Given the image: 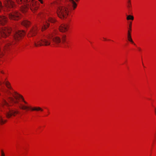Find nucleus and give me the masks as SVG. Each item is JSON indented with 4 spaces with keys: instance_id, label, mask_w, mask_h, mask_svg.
I'll return each mask as SVG.
<instances>
[{
    "instance_id": "obj_1",
    "label": "nucleus",
    "mask_w": 156,
    "mask_h": 156,
    "mask_svg": "<svg viewBox=\"0 0 156 156\" xmlns=\"http://www.w3.org/2000/svg\"><path fill=\"white\" fill-rule=\"evenodd\" d=\"M1 73L3 75L1 76L0 85L5 84L8 89L6 91L5 95L0 101V110L1 112L5 115L7 118L14 117L19 113L18 110L17 108H11L10 107L14 104L18 105L19 108L23 110L43 111L44 110L40 107L28 106L20 103L22 101L26 105L28 104L23 96L12 89L10 83L7 80V74H5L3 71H2Z\"/></svg>"
},
{
    "instance_id": "obj_2",
    "label": "nucleus",
    "mask_w": 156,
    "mask_h": 156,
    "mask_svg": "<svg viewBox=\"0 0 156 156\" xmlns=\"http://www.w3.org/2000/svg\"><path fill=\"white\" fill-rule=\"evenodd\" d=\"M15 1V0H14ZM16 2L19 4H23L21 6V10L23 13L27 12L30 7V9L35 12L38 9V2L35 0H16Z\"/></svg>"
},
{
    "instance_id": "obj_3",
    "label": "nucleus",
    "mask_w": 156,
    "mask_h": 156,
    "mask_svg": "<svg viewBox=\"0 0 156 156\" xmlns=\"http://www.w3.org/2000/svg\"><path fill=\"white\" fill-rule=\"evenodd\" d=\"M25 32L23 30H18L16 32L14 36L15 40L12 42H9L7 43L4 46L3 51H2L4 54L6 51H9L13 48L14 45L16 43V41H19L23 38L25 35Z\"/></svg>"
},
{
    "instance_id": "obj_4",
    "label": "nucleus",
    "mask_w": 156,
    "mask_h": 156,
    "mask_svg": "<svg viewBox=\"0 0 156 156\" xmlns=\"http://www.w3.org/2000/svg\"><path fill=\"white\" fill-rule=\"evenodd\" d=\"M40 18L46 20V22L44 23V25L42 28L41 30L42 31L47 29L49 27L50 24L48 22L54 23L56 22V20L55 18L52 17V15L49 12H48L44 14H41Z\"/></svg>"
},
{
    "instance_id": "obj_5",
    "label": "nucleus",
    "mask_w": 156,
    "mask_h": 156,
    "mask_svg": "<svg viewBox=\"0 0 156 156\" xmlns=\"http://www.w3.org/2000/svg\"><path fill=\"white\" fill-rule=\"evenodd\" d=\"M52 37L50 36L47 37H37L34 40V44L36 47L50 45L51 43V39Z\"/></svg>"
},
{
    "instance_id": "obj_6",
    "label": "nucleus",
    "mask_w": 156,
    "mask_h": 156,
    "mask_svg": "<svg viewBox=\"0 0 156 156\" xmlns=\"http://www.w3.org/2000/svg\"><path fill=\"white\" fill-rule=\"evenodd\" d=\"M69 9L65 6L57 8L56 13L58 16L62 19L67 18L69 15Z\"/></svg>"
},
{
    "instance_id": "obj_7",
    "label": "nucleus",
    "mask_w": 156,
    "mask_h": 156,
    "mask_svg": "<svg viewBox=\"0 0 156 156\" xmlns=\"http://www.w3.org/2000/svg\"><path fill=\"white\" fill-rule=\"evenodd\" d=\"M3 4L5 8L4 10V12H9L11 9L16 6V5L14 1L11 0H5L3 2Z\"/></svg>"
},
{
    "instance_id": "obj_8",
    "label": "nucleus",
    "mask_w": 156,
    "mask_h": 156,
    "mask_svg": "<svg viewBox=\"0 0 156 156\" xmlns=\"http://www.w3.org/2000/svg\"><path fill=\"white\" fill-rule=\"evenodd\" d=\"M8 15L9 19L12 20L17 21L21 17V14L18 11L16 10L13 11L9 13Z\"/></svg>"
},
{
    "instance_id": "obj_9",
    "label": "nucleus",
    "mask_w": 156,
    "mask_h": 156,
    "mask_svg": "<svg viewBox=\"0 0 156 156\" xmlns=\"http://www.w3.org/2000/svg\"><path fill=\"white\" fill-rule=\"evenodd\" d=\"M69 28V24L68 23H64L61 24L59 27V30L60 32L65 33L67 32Z\"/></svg>"
},
{
    "instance_id": "obj_10",
    "label": "nucleus",
    "mask_w": 156,
    "mask_h": 156,
    "mask_svg": "<svg viewBox=\"0 0 156 156\" xmlns=\"http://www.w3.org/2000/svg\"><path fill=\"white\" fill-rule=\"evenodd\" d=\"M8 18L5 15H0V25L4 26L6 25L8 21Z\"/></svg>"
},
{
    "instance_id": "obj_11",
    "label": "nucleus",
    "mask_w": 156,
    "mask_h": 156,
    "mask_svg": "<svg viewBox=\"0 0 156 156\" xmlns=\"http://www.w3.org/2000/svg\"><path fill=\"white\" fill-rule=\"evenodd\" d=\"M38 30V28L36 26H34L30 30L28 34V36L29 37L35 35Z\"/></svg>"
},
{
    "instance_id": "obj_12",
    "label": "nucleus",
    "mask_w": 156,
    "mask_h": 156,
    "mask_svg": "<svg viewBox=\"0 0 156 156\" xmlns=\"http://www.w3.org/2000/svg\"><path fill=\"white\" fill-rule=\"evenodd\" d=\"M53 43L56 46L58 47L60 46L61 40L60 37L57 36L54 37L52 38Z\"/></svg>"
},
{
    "instance_id": "obj_13",
    "label": "nucleus",
    "mask_w": 156,
    "mask_h": 156,
    "mask_svg": "<svg viewBox=\"0 0 156 156\" xmlns=\"http://www.w3.org/2000/svg\"><path fill=\"white\" fill-rule=\"evenodd\" d=\"M54 4L58 6V8L64 6L63 2L62 0H56L54 2Z\"/></svg>"
},
{
    "instance_id": "obj_14",
    "label": "nucleus",
    "mask_w": 156,
    "mask_h": 156,
    "mask_svg": "<svg viewBox=\"0 0 156 156\" xmlns=\"http://www.w3.org/2000/svg\"><path fill=\"white\" fill-rule=\"evenodd\" d=\"M21 24L25 27H28L30 25V22L28 20H24L22 22Z\"/></svg>"
},
{
    "instance_id": "obj_15",
    "label": "nucleus",
    "mask_w": 156,
    "mask_h": 156,
    "mask_svg": "<svg viewBox=\"0 0 156 156\" xmlns=\"http://www.w3.org/2000/svg\"><path fill=\"white\" fill-rule=\"evenodd\" d=\"M6 120L5 119V117L1 114H0V124L3 125L5 124L6 122Z\"/></svg>"
},
{
    "instance_id": "obj_16",
    "label": "nucleus",
    "mask_w": 156,
    "mask_h": 156,
    "mask_svg": "<svg viewBox=\"0 0 156 156\" xmlns=\"http://www.w3.org/2000/svg\"><path fill=\"white\" fill-rule=\"evenodd\" d=\"M127 38L128 40L130 42L131 44H133L134 45H136L132 38L131 34H127Z\"/></svg>"
},
{
    "instance_id": "obj_17",
    "label": "nucleus",
    "mask_w": 156,
    "mask_h": 156,
    "mask_svg": "<svg viewBox=\"0 0 156 156\" xmlns=\"http://www.w3.org/2000/svg\"><path fill=\"white\" fill-rule=\"evenodd\" d=\"M66 36L65 35H63L62 37V43L64 44L66 42Z\"/></svg>"
},
{
    "instance_id": "obj_18",
    "label": "nucleus",
    "mask_w": 156,
    "mask_h": 156,
    "mask_svg": "<svg viewBox=\"0 0 156 156\" xmlns=\"http://www.w3.org/2000/svg\"><path fill=\"white\" fill-rule=\"evenodd\" d=\"M126 19L127 20H134V17L133 16L129 15L127 16L126 17Z\"/></svg>"
},
{
    "instance_id": "obj_19",
    "label": "nucleus",
    "mask_w": 156,
    "mask_h": 156,
    "mask_svg": "<svg viewBox=\"0 0 156 156\" xmlns=\"http://www.w3.org/2000/svg\"><path fill=\"white\" fill-rule=\"evenodd\" d=\"M132 7L131 4V0H128L127 1V7L129 8V9H130Z\"/></svg>"
},
{
    "instance_id": "obj_20",
    "label": "nucleus",
    "mask_w": 156,
    "mask_h": 156,
    "mask_svg": "<svg viewBox=\"0 0 156 156\" xmlns=\"http://www.w3.org/2000/svg\"><path fill=\"white\" fill-rule=\"evenodd\" d=\"M1 156H5V153L3 150H1Z\"/></svg>"
},
{
    "instance_id": "obj_21",
    "label": "nucleus",
    "mask_w": 156,
    "mask_h": 156,
    "mask_svg": "<svg viewBox=\"0 0 156 156\" xmlns=\"http://www.w3.org/2000/svg\"><path fill=\"white\" fill-rule=\"evenodd\" d=\"M128 29L127 34H131L132 28H128Z\"/></svg>"
},
{
    "instance_id": "obj_22",
    "label": "nucleus",
    "mask_w": 156,
    "mask_h": 156,
    "mask_svg": "<svg viewBox=\"0 0 156 156\" xmlns=\"http://www.w3.org/2000/svg\"><path fill=\"white\" fill-rule=\"evenodd\" d=\"M2 7L3 6L2 4V3L0 1V13L1 12Z\"/></svg>"
},
{
    "instance_id": "obj_23",
    "label": "nucleus",
    "mask_w": 156,
    "mask_h": 156,
    "mask_svg": "<svg viewBox=\"0 0 156 156\" xmlns=\"http://www.w3.org/2000/svg\"><path fill=\"white\" fill-rule=\"evenodd\" d=\"M132 21L129 22L128 28H132Z\"/></svg>"
},
{
    "instance_id": "obj_24",
    "label": "nucleus",
    "mask_w": 156,
    "mask_h": 156,
    "mask_svg": "<svg viewBox=\"0 0 156 156\" xmlns=\"http://www.w3.org/2000/svg\"><path fill=\"white\" fill-rule=\"evenodd\" d=\"M38 1L42 4H44V2L43 0H38Z\"/></svg>"
},
{
    "instance_id": "obj_25",
    "label": "nucleus",
    "mask_w": 156,
    "mask_h": 156,
    "mask_svg": "<svg viewBox=\"0 0 156 156\" xmlns=\"http://www.w3.org/2000/svg\"><path fill=\"white\" fill-rule=\"evenodd\" d=\"M102 39H103V40H102V41H107L106 39V38H105L104 37H103Z\"/></svg>"
},
{
    "instance_id": "obj_26",
    "label": "nucleus",
    "mask_w": 156,
    "mask_h": 156,
    "mask_svg": "<svg viewBox=\"0 0 156 156\" xmlns=\"http://www.w3.org/2000/svg\"><path fill=\"white\" fill-rule=\"evenodd\" d=\"M50 114V112L49 111H48V114L46 115V116H48Z\"/></svg>"
},
{
    "instance_id": "obj_27",
    "label": "nucleus",
    "mask_w": 156,
    "mask_h": 156,
    "mask_svg": "<svg viewBox=\"0 0 156 156\" xmlns=\"http://www.w3.org/2000/svg\"><path fill=\"white\" fill-rule=\"evenodd\" d=\"M138 49L139 51H141V49L140 48H138Z\"/></svg>"
},
{
    "instance_id": "obj_28",
    "label": "nucleus",
    "mask_w": 156,
    "mask_h": 156,
    "mask_svg": "<svg viewBox=\"0 0 156 156\" xmlns=\"http://www.w3.org/2000/svg\"><path fill=\"white\" fill-rule=\"evenodd\" d=\"M76 1H79V0H75Z\"/></svg>"
}]
</instances>
